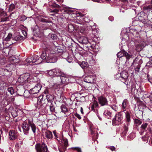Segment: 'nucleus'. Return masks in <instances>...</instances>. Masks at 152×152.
Instances as JSON below:
<instances>
[{"label": "nucleus", "instance_id": "obj_54", "mask_svg": "<svg viewBox=\"0 0 152 152\" xmlns=\"http://www.w3.org/2000/svg\"><path fill=\"white\" fill-rule=\"evenodd\" d=\"M144 47V45H142V43H140V45H137L136 47V48L138 49H139V50H141L142 49L143 47Z\"/></svg>", "mask_w": 152, "mask_h": 152}, {"label": "nucleus", "instance_id": "obj_13", "mask_svg": "<svg viewBox=\"0 0 152 152\" xmlns=\"http://www.w3.org/2000/svg\"><path fill=\"white\" fill-rule=\"evenodd\" d=\"M117 55V57L118 58H120L122 57L125 56L128 59H129L132 56L124 50H121L120 51Z\"/></svg>", "mask_w": 152, "mask_h": 152}, {"label": "nucleus", "instance_id": "obj_19", "mask_svg": "<svg viewBox=\"0 0 152 152\" xmlns=\"http://www.w3.org/2000/svg\"><path fill=\"white\" fill-rule=\"evenodd\" d=\"M94 79V77L92 75H91L86 76L83 79V80L86 83H93Z\"/></svg>", "mask_w": 152, "mask_h": 152}, {"label": "nucleus", "instance_id": "obj_33", "mask_svg": "<svg viewBox=\"0 0 152 152\" xmlns=\"http://www.w3.org/2000/svg\"><path fill=\"white\" fill-rule=\"evenodd\" d=\"M20 28L21 29L23 35L25 37L27 35V28L23 25L20 26Z\"/></svg>", "mask_w": 152, "mask_h": 152}, {"label": "nucleus", "instance_id": "obj_63", "mask_svg": "<svg viewBox=\"0 0 152 152\" xmlns=\"http://www.w3.org/2000/svg\"><path fill=\"white\" fill-rule=\"evenodd\" d=\"M111 107L112 109L114 110L115 111H117V108L114 105H111Z\"/></svg>", "mask_w": 152, "mask_h": 152}, {"label": "nucleus", "instance_id": "obj_61", "mask_svg": "<svg viewBox=\"0 0 152 152\" xmlns=\"http://www.w3.org/2000/svg\"><path fill=\"white\" fill-rule=\"evenodd\" d=\"M134 137V134H132L129 135L128 136V137L129 139H130L132 140L133 139Z\"/></svg>", "mask_w": 152, "mask_h": 152}, {"label": "nucleus", "instance_id": "obj_12", "mask_svg": "<svg viewBox=\"0 0 152 152\" xmlns=\"http://www.w3.org/2000/svg\"><path fill=\"white\" fill-rule=\"evenodd\" d=\"M37 102L36 104H35V107L38 109H40L45 103V101L43 99L42 96H40L37 98Z\"/></svg>", "mask_w": 152, "mask_h": 152}, {"label": "nucleus", "instance_id": "obj_40", "mask_svg": "<svg viewBox=\"0 0 152 152\" xmlns=\"http://www.w3.org/2000/svg\"><path fill=\"white\" fill-rule=\"evenodd\" d=\"M98 104L97 102L96 101H94L93 102L91 106V110L92 111H95V108L98 107Z\"/></svg>", "mask_w": 152, "mask_h": 152}, {"label": "nucleus", "instance_id": "obj_60", "mask_svg": "<svg viewBox=\"0 0 152 152\" xmlns=\"http://www.w3.org/2000/svg\"><path fill=\"white\" fill-rule=\"evenodd\" d=\"M146 66L148 67H152V62L151 61H149L148 62L146 65Z\"/></svg>", "mask_w": 152, "mask_h": 152}, {"label": "nucleus", "instance_id": "obj_47", "mask_svg": "<svg viewBox=\"0 0 152 152\" xmlns=\"http://www.w3.org/2000/svg\"><path fill=\"white\" fill-rule=\"evenodd\" d=\"M23 37L21 35H17L15 38V40L17 41H20L23 40Z\"/></svg>", "mask_w": 152, "mask_h": 152}, {"label": "nucleus", "instance_id": "obj_20", "mask_svg": "<svg viewBox=\"0 0 152 152\" xmlns=\"http://www.w3.org/2000/svg\"><path fill=\"white\" fill-rule=\"evenodd\" d=\"M128 103L129 102L127 99H125L123 100L121 106V109L122 111L124 112L126 111V107Z\"/></svg>", "mask_w": 152, "mask_h": 152}, {"label": "nucleus", "instance_id": "obj_43", "mask_svg": "<svg viewBox=\"0 0 152 152\" xmlns=\"http://www.w3.org/2000/svg\"><path fill=\"white\" fill-rule=\"evenodd\" d=\"M48 55V53L45 52H43L40 57L42 58L43 60L45 59L47 61V58Z\"/></svg>", "mask_w": 152, "mask_h": 152}, {"label": "nucleus", "instance_id": "obj_64", "mask_svg": "<svg viewBox=\"0 0 152 152\" xmlns=\"http://www.w3.org/2000/svg\"><path fill=\"white\" fill-rule=\"evenodd\" d=\"M142 140L143 141H146V142H148V140H147V139H148V138L147 137L145 136H143V137H142Z\"/></svg>", "mask_w": 152, "mask_h": 152}, {"label": "nucleus", "instance_id": "obj_34", "mask_svg": "<svg viewBox=\"0 0 152 152\" xmlns=\"http://www.w3.org/2000/svg\"><path fill=\"white\" fill-rule=\"evenodd\" d=\"M142 123V120L138 118H135L134 121V125L136 126L140 125Z\"/></svg>", "mask_w": 152, "mask_h": 152}, {"label": "nucleus", "instance_id": "obj_27", "mask_svg": "<svg viewBox=\"0 0 152 152\" xmlns=\"http://www.w3.org/2000/svg\"><path fill=\"white\" fill-rule=\"evenodd\" d=\"M87 60L91 65L94 64L96 62V61L94 60L92 55L88 56L87 58Z\"/></svg>", "mask_w": 152, "mask_h": 152}, {"label": "nucleus", "instance_id": "obj_31", "mask_svg": "<svg viewBox=\"0 0 152 152\" xmlns=\"http://www.w3.org/2000/svg\"><path fill=\"white\" fill-rule=\"evenodd\" d=\"M60 142H61L62 145H63L65 146H67L68 145V142L67 139L65 137H62L61 139H60ZM59 143H61L60 142Z\"/></svg>", "mask_w": 152, "mask_h": 152}, {"label": "nucleus", "instance_id": "obj_49", "mask_svg": "<svg viewBox=\"0 0 152 152\" xmlns=\"http://www.w3.org/2000/svg\"><path fill=\"white\" fill-rule=\"evenodd\" d=\"M12 34L10 33H9L7 37L5 39V41H10L11 39L12 38Z\"/></svg>", "mask_w": 152, "mask_h": 152}, {"label": "nucleus", "instance_id": "obj_59", "mask_svg": "<svg viewBox=\"0 0 152 152\" xmlns=\"http://www.w3.org/2000/svg\"><path fill=\"white\" fill-rule=\"evenodd\" d=\"M146 9L148 11L152 12V6H149L145 7Z\"/></svg>", "mask_w": 152, "mask_h": 152}, {"label": "nucleus", "instance_id": "obj_55", "mask_svg": "<svg viewBox=\"0 0 152 152\" xmlns=\"http://www.w3.org/2000/svg\"><path fill=\"white\" fill-rule=\"evenodd\" d=\"M140 22L138 20H133L132 22V25L134 26H137Z\"/></svg>", "mask_w": 152, "mask_h": 152}, {"label": "nucleus", "instance_id": "obj_18", "mask_svg": "<svg viewBox=\"0 0 152 152\" xmlns=\"http://www.w3.org/2000/svg\"><path fill=\"white\" fill-rule=\"evenodd\" d=\"M60 79L61 84H64L69 81L68 76L64 73L60 77Z\"/></svg>", "mask_w": 152, "mask_h": 152}, {"label": "nucleus", "instance_id": "obj_22", "mask_svg": "<svg viewBox=\"0 0 152 152\" xmlns=\"http://www.w3.org/2000/svg\"><path fill=\"white\" fill-rule=\"evenodd\" d=\"M54 75L56 76H59L60 77L64 73L60 69L56 68L53 69Z\"/></svg>", "mask_w": 152, "mask_h": 152}, {"label": "nucleus", "instance_id": "obj_57", "mask_svg": "<svg viewBox=\"0 0 152 152\" xmlns=\"http://www.w3.org/2000/svg\"><path fill=\"white\" fill-rule=\"evenodd\" d=\"M71 148L73 149L74 150L77 151V152H82L81 148L77 147H72Z\"/></svg>", "mask_w": 152, "mask_h": 152}, {"label": "nucleus", "instance_id": "obj_16", "mask_svg": "<svg viewBox=\"0 0 152 152\" xmlns=\"http://www.w3.org/2000/svg\"><path fill=\"white\" fill-rule=\"evenodd\" d=\"M79 65L83 69H86V72H87L89 74L92 73V69H90V70H88V67L89 68H90V67L87 62L85 61H82L79 64Z\"/></svg>", "mask_w": 152, "mask_h": 152}, {"label": "nucleus", "instance_id": "obj_42", "mask_svg": "<svg viewBox=\"0 0 152 152\" xmlns=\"http://www.w3.org/2000/svg\"><path fill=\"white\" fill-rule=\"evenodd\" d=\"M91 134L93 135V138L94 139H97L98 138V134L97 132H95L94 131L92 130L91 131Z\"/></svg>", "mask_w": 152, "mask_h": 152}, {"label": "nucleus", "instance_id": "obj_29", "mask_svg": "<svg viewBox=\"0 0 152 152\" xmlns=\"http://www.w3.org/2000/svg\"><path fill=\"white\" fill-rule=\"evenodd\" d=\"M24 89L22 86H18L17 87V91L16 92L18 94H23L24 92Z\"/></svg>", "mask_w": 152, "mask_h": 152}, {"label": "nucleus", "instance_id": "obj_6", "mask_svg": "<svg viewBox=\"0 0 152 152\" xmlns=\"http://www.w3.org/2000/svg\"><path fill=\"white\" fill-rule=\"evenodd\" d=\"M142 63V61L140 57H137L134 60L132 64L135 67L134 69L136 72H139L141 65Z\"/></svg>", "mask_w": 152, "mask_h": 152}, {"label": "nucleus", "instance_id": "obj_45", "mask_svg": "<svg viewBox=\"0 0 152 152\" xmlns=\"http://www.w3.org/2000/svg\"><path fill=\"white\" fill-rule=\"evenodd\" d=\"M60 87V85L56 83L53 85V88L55 91H58Z\"/></svg>", "mask_w": 152, "mask_h": 152}, {"label": "nucleus", "instance_id": "obj_21", "mask_svg": "<svg viewBox=\"0 0 152 152\" xmlns=\"http://www.w3.org/2000/svg\"><path fill=\"white\" fill-rule=\"evenodd\" d=\"M6 16V14L5 12H3L0 14L1 22L7 21L9 20V17Z\"/></svg>", "mask_w": 152, "mask_h": 152}, {"label": "nucleus", "instance_id": "obj_3", "mask_svg": "<svg viewBox=\"0 0 152 152\" xmlns=\"http://www.w3.org/2000/svg\"><path fill=\"white\" fill-rule=\"evenodd\" d=\"M34 81L28 83L26 87L30 89L29 92L30 94H35L38 93L40 90L42 86L40 83H36Z\"/></svg>", "mask_w": 152, "mask_h": 152}, {"label": "nucleus", "instance_id": "obj_15", "mask_svg": "<svg viewBox=\"0 0 152 152\" xmlns=\"http://www.w3.org/2000/svg\"><path fill=\"white\" fill-rule=\"evenodd\" d=\"M61 112L64 113L65 116L67 117L70 114L69 110L65 105L62 104L61 106Z\"/></svg>", "mask_w": 152, "mask_h": 152}, {"label": "nucleus", "instance_id": "obj_17", "mask_svg": "<svg viewBox=\"0 0 152 152\" xmlns=\"http://www.w3.org/2000/svg\"><path fill=\"white\" fill-rule=\"evenodd\" d=\"M18 134L16 132L13 130H10L9 132V138L10 140H14L17 137Z\"/></svg>", "mask_w": 152, "mask_h": 152}, {"label": "nucleus", "instance_id": "obj_53", "mask_svg": "<svg viewBox=\"0 0 152 152\" xmlns=\"http://www.w3.org/2000/svg\"><path fill=\"white\" fill-rule=\"evenodd\" d=\"M115 78L116 80H118L120 81V79L121 78V73L116 74L115 76Z\"/></svg>", "mask_w": 152, "mask_h": 152}, {"label": "nucleus", "instance_id": "obj_51", "mask_svg": "<svg viewBox=\"0 0 152 152\" xmlns=\"http://www.w3.org/2000/svg\"><path fill=\"white\" fill-rule=\"evenodd\" d=\"M48 36L53 40H55L57 38V36L55 34H49Z\"/></svg>", "mask_w": 152, "mask_h": 152}, {"label": "nucleus", "instance_id": "obj_7", "mask_svg": "<svg viewBox=\"0 0 152 152\" xmlns=\"http://www.w3.org/2000/svg\"><path fill=\"white\" fill-rule=\"evenodd\" d=\"M68 9L67 7H62L60 10L54 9L51 11V12L54 13L56 15H56V16L59 18L61 16H64L63 14L64 13H67Z\"/></svg>", "mask_w": 152, "mask_h": 152}, {"label": "nucleus", "instance_id": "obj_50", "mask_svg": "<svg viewBox=\"0 0 152 152\" xmlns=\"http://www.w3.org/2000/svg\"><path fill=\"white\" fill-rule=\"evenodd\" d=\"M67 28L68 31L70 32H72L74 30V26L72 24H69Z\"/></svg>", "mask_w": 152, "mask_h": 152}, {"label": "nucleus", "instance_id": "obj_1", "mask_svg": "<svg viewBox=\"0 0 152 152\" xmlns=\"http://www.w3.org/2000/svg\"><path fill=\"white\" fill-rule=\"evenodd\" d=\"M52 50L50 51L47 58L46 62L47 63H55L57 61V58L56 54L61 52L63 50L61 47L59 46H55L54 45L52 46Z\"/></svg>", "mask_w": 152, "mask_h": 152}, {"label": "nucleus", "instance_id": "obj_35", "mask_svg": "<svg viewBox=\"0 0 152 152\" xmlns=\"http://www.w3.org/2000/svg\"><path fill=\"white\" fill-rule=\"evenodd\" d=\"M148 126V124L147 123H143L141 126V128L142 130V132H140V134L141 135L142 132H144L146 130V128Z\"/></svg>", "mask_w": 152, "mask_h": 152}, {"label": "nucleus", "instance_id": "obj_5", "mask_svg": "<svg viewBox=\"0 0 152 152\" xmlns=\"http://www.w3.org/2000/svg\"><path fill=\"white\" fill-rule=\"evenodd\" d=\"M9 60L11 63V64L8 65L7 66V68L4 69V72L5 74L6 72H8L6 75L10 76L12 75V72L11 71L15 69V67L13 64H15L19 61L18 59H17L14 56H12L9 58Z\"/></svg>", "mask_w": 152, "mask_h": 152}, {"label": "nucleus", "instance_id": "obj_11", "mask_svg": "<svg viewBox=\"0 0 152 152\" xmlns=\"http://www.w3.org/2000/svg\"><path fill=\"white\" fill-rule=\"evenodd\" d=\"M130 125V122L124 121V122L122 128L123 131L122 133V136H124L126 135L128 130V127Z\"/></svg>", "mask_w": 152, "mask_h": 152}, {"label": "nucleus", "instance_id": "obj_14", "mask_svg": "<svg viewBox=\"0 0 152 152\" xmlns=\"http://www.w3.org/2000/svg\"><path fill=\"white\" fill-rule=\"evenodd\" d=\"M123 119V116L121 113H119L117 114H116L115 118L113 120V122L116 125H118Z\"/></svg>", "mask_w": 152, "mask_h": 152}, {"label": "nucleus", "instance_id": "obj_25", "mask_svg": "<svg viewBox=\"0 0 152 152\" xmlns=\"http://www.w3.org/2000/svg\"><path fill=\"white\" fill-rule=\"evenodd\" d=\"M141 27L139 26L133 28L132 30L133 31L134 34H139V32L141 31Z\"/></svg>", "mask_w": 152, "mask_h": 152}, {"label": "nucleus", "instance_id": "obj_48", "mask_svg": "<svg viewBox=\"0 0 152 152\" xmlns=\"http://www.w3.org/2000/svg\"><path fill=\"white\" fill-rule=\"evenodd\" d=\"M7 90L12 95L13 94L15 93L14 89L12 87H9L8 88Z\"/></svg>", "mask_w": 152, "mask_h": 152}, {"label": "nucleus", "instance_id": "obj_38", "mask_svg": "<svg viewBox=\"0 0 152 152\" xmlns=\"http://www.w3.org/2000/svg\"><path fill=\"white\" fill-rule=\"evenodd\" d=\"M142 95H143L144 98H148L150 99H152V92L151 95H148L147 92H145L144 91L142 92Z\"/></svg>", "mask_w": 152, "mask_h": 152}, {"label": "nucleus", "instance_id": "obj_9", "mask_svg": "<svg viewBox=\"0 0 152 152\" xmlns=\"http://www.w3.org/2000/svg\"><path fill=\"white\" fill-rule=\"evenodd\" d=\"M121 78L120 81L123 82L126 85H128V77L129 76L128 72L125 71H123L121 73Z\"/></svg>", "mask_w": 152, "mask_h": 152}, {"label": "nucleus", "instance_id": "obj_2", "mask_svg": "<svg viewBox=\"0 0 152 152\" xmlns=\"http://www.w3.org/2000/svg\"><path fill=\"white\" fill-rule=\"evenodd\" d=\"M30 126L31 127L33 133L35 134L36 127L32 120H31L29 119H28L23 122L22 124V127L24 134L27 135L28 134V131L30 130Z\"/></svg>", "mask_w": 152, "mask_h": 152}, {"label": "nucleus", "instance_id": "obj_4", "mask_svg": "<svg viewBox=\"0 0 152 152\" xmlns=\"http://www.w3.org/2000/svg\"><path fill=\"white\" fill-rule=\"evenodd\" d=\"M18 81L21 83L25 85L26 87L28 83L34 81V78L32 76L30 75L28 73H25L20 75L18 79Z\"/></svg>", "mask_w": 152, "mask_h": 152}, {"label": "nucleus", "instance_id": "obj_56", "mask_svg": "<svg viewBox=\"0 0 152 152\" xmlns=\"http://www.w3.org/2000/svg\"><path fill=\"white\" fill-rule=\"evenodd\" d=\"M15 8V6L14 4H12L10 5L9 10L10 11H12Z\"/></svg>", "mask_w": 152, "mask_h": 152}, {"label": "nucleus", "instance_id": "obj_32", "mask_svg": "<svg viewBox=\"0 0 152 152\" xmlns=\"http://www.w3.org/2000/svg\"><path fill=\"white\" fill-rule=\"evenodd\" d=\"M125 115V121L130 122L131 119L130 114L128 111L124 112Z\"/></svg>", "mask_w": 152, "mask_h": 152}, {"label": "nucleus", "instance_id": "obj_36", "mask_svg": "<svg viewBox=\"0 0 152 152\" xmlns=\"http://www.w3.org/2000/svg\"><path fill=\"white\" fill-rule=\"evenodd\" d=\"M64 54H66V56H67V57L66 58H64L66 59V61L69 63H70L72 62L73 61V58H72L71 57V56H69L68 53H65L64 54H63V56L64 57Z\"/></svg>", "mask_w": 152, "mask_h": 152}, {"label": "nucleus", "instance_id": "obj_30", "mask_svg": "<svg viewBox=\"0 0 152 152\" xmlns=\"http://www.w3.org/2000/svg\"><path fill=\"white\" fill-rule=\"evenodd\" d=\"M98 33V31L96 29H93L92 31V34H91V36L92 37V39L94 41L95 40L94 38L97 37L96 35Z\"/></svg>", "mask_w": 152, "mask_h": 152}, {"label": "nucleus", "instance_id": "obj_26", "mask_svg": "<svg viewBox=\"0 0 152 152\" xmlns=\"http://www.w3.org/2000/svg\"><path fill=\"white\" fill-rule=\"evenodd\" d=\"M79 42L80 43L86 44L88 43V40L87 37H83L80 38L79 39Z\"/></svg>", "mask_w": 152, "mask_h": 152}, {"label": "nucleus", "instance_id": "obj_23", "mask_svg": "<svg viewBox=\"0 0 152 152\" xmlns=\"http://www.w3.org/2000/svg\"><path fill=\"white\" fill-rule=\"evenodd\" d=\"M90 45L88 46V49L94 51L95 49H98L96 43L94 41H92L91 43H89Z\"/></svg>", "mask_w": 152, "mask_h": 152}, {"label": "nucleus", "instance_id": "obj_41", "mask_svg": "<svg viewBox=\"0 0 152 152\" xmlns=\"http://www.w3.org/2000/svg\"><path fill=\"white\" fill-rule=\"evenodd\" d=\"M104 115L105 116V117L108 118H110L112 114L110 111L108 110H105L104 113Z\"/></svg>", "mask_w": 152, "mask_h": 152}, {"label": "nucleus", "instance_id": "obj_52", "mask_svg": "<svg viewBox=\"0 0 152 152\" xmlns=\"http://www.w3.org/2000/svg\"><path fill=\"white\" fill-rule=\"evenodd\" d=\"M47 72L48 74L50 76L54 75V71H53V69L47 71Z\"/></svg>", "mask_w": 152, "mask_h": 152}, {"label": "nucleus", "instance_id": "obj_46", "mask_svg": "<svg viewBox=\"0 0 152 152\" xmlns=\"http://www.w3.org/2000/svg\"><path fill=\"white\" fill-rule=\"evenodd\" d=\"M71 46H72V47L74 48L76 50L77 48L79 47L80 48L79 45L78 43L75 42H73V43H71Z\"/></svg>", "mask_w": 152, "mask_h": 152}, {"label": "nucleus", "instance_id": "obj_10", "mask_svg": "<svg viewBox=\"0 0 152 152\" xmlns=\"http://www.w3.org/2000/svg\"><path fill=\"white\" fill-rule=\"evenodd\" d=\"M99 104L102 106L108 104V101L106 98L104 96L102 95L98 97Z\"/></svg>", "mask_w": 152, "mask_h": 152}, {"label": "nucleus", "instance_id": "obj_44", "mask_svg": "<svg viewBox=\"0 0 152 152\" xmlns=\"http://www.w3.org/2000/svg\"><path fill=\"white\" fill-rule=\"evenodd\" d=\"M35 59V60L36 61V62H37L36 64H39L41 63L43 60L42 58H41L40 57H39L37 56V57Z\"/></svg>", "mask_w": 152, "mask_h": 152}, {"label": "nucleus", "instance_id": "obj_62", "mask_svg": "<svg viewBox=\"0 0 152 152\" xmlns=\"http://www.w3.org/2000/svg\"><path fill=\"white\" fill-rule=\"evenodd\" d=\"M147 78L148 81L152 84V78L150 77L149 75H147Z\"/></svg>", "mask_w": 152, "mask_h": 152}, {"label": "nucleus", "instance_id": "obj_28", "mask_svg": "<svg viewBox=\"0 0 152 152\" xmlns=\"http://www.w3.org/2000/svg\"><path fill=\"white\" fill-rule=\"evenodd\" d=\"M87 60L91 65L94 64L96 62V61L94 60L92 55L88 56L87 58Z\"/></svg>", "mask_w": 152, "mask_h": 152}, {"label": "nucleus", "instance_id": "obj_37", "mask_svg": "<svg viewBox=\"0 0 152 152\" xmlns=\"http://www.w3.org/2000/svg\"><path fill=\"white\" fill-rule=\"evenodd\" d=\"M45 136L48 139H51L53 137V134L51 132L49 131H46L45 132Z\"/></svg>", "mask_w": 152, "mask_h": 152}, {"label": "nucleus", "instance_id": "obj_39", "mask_svg": "<svg viewBox=\"0 0 152 152\" xmlns=\"http://www.w3.org/2000/svg\"><path fill=\"white\" fill-rule=\"evenodd\" d=\"M46 96L48 102H51L53 101L54 99V97L53 95L51 94H48L46 95Z\"/></svg>", "mask_w": 152, "mask_h": 152}, {"label": "nucleus", "instance_id": "obj_24", "mask_svg": "<svg viewBox=\"0 0 152 152\" xmlns=\"http://www.w3.org/2000/svg\"><path fill=\"white\" fill-rule=\"evenodd\" d=\"M37 57V55H34L31 58H28L26 60V61L27 63H29L30 65H32V64L35 63L36 61L35 60V58H36Z\"/></svg>", "mask_w": 152, "mask_h": 152}, {"label": "nucleus", "instance_id": "obj_58", "mask_svg": "<svg viewBox=\"0 0 152 152\" xmlns=\"http://www.w3.org/2000/svg\"><path fill=\"white\" fill-rule=\"evenodd\" d=\"M53 132L55 137L56 138L57 140L59 142H60V139L58 137V135H57L56 132L55 131H54Z\"/></svg>", "mask_w": 152, "mask_h": 152}, {"label": "nucleus", "instance_id": "obj_8", "mask_svg": "<svg viewBox=\"0 0 152 152\" xmlns=\"http://www.w3.org/2000/svg\"><path fill=\"white\" fill-rule=\"evenodd\" d=\"M35 148L37 152H47L48 151L47 146L44 143L37 144Z\"/></svg>", "mask_w": 152, "mask_h": 152}]
</instances>
